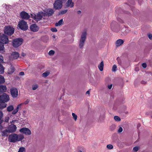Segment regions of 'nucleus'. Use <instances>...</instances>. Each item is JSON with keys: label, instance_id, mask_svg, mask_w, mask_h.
Here are the masks:
<instances>
[{"label": "nucleus", "instance_id": "obj_1", "mask_svg": "<svg viewBox=\"0 0 152 152\" xmlns=\"http://www.w3.org/2000/svg\"><path fill=\"white\" fill-rule=\"evenodd\" d=\"M14 28L11 25L6 26L4 29V34L8 36L12 35L14 33Z\"/></svg>", "mask_w": 152, "mask_h": 152}, {"label": "nucleus", "instance_id": "obj_2", "mask_svg": "<svg viewBox=\"0 0 152 152\" xmlns=\"http://www.w3.org/2000/svg\"><path fill=\"white\" fill-rule=\"evenodd\" d=\"M87 33L83 32L82 33L80 40L79 47L80 48H82L84 46L86 38Z\"/></svg>", "mask_w": 152, "mask_h": 152}, {"label": "nucleus", "instance_id": "obj_3", "mask_svg": "<svg viewBox=\"0 0 152 152\" xmlns=\"http://www.w3.org/2000/svg\"><path fill=\"white\" fill-rule=\"evenodd\" d=\"M23 41V39L22 38L14 39L12 40V45L15 48H18L22 44Z\"/></svg>", "mask_w": 152, "mask_h": 152}, {"label": "nucleus", "instance_id": "obj_4", "mask_svg": "<svg viewBox=\"0 0 152 152\" xmlns=\"http://www.w3.org/2000/svg\"><path fill=\"white\" fill-rule=\"evenodd\" d=\"M62 1L61 0H56L53 4V7L56 10L61 9L63 6Z\"/></svg>", "mask_w": 152, "mask_h": 152}, {"label": "nucleus", "instance_id": "obj_5", "mask_svg": "<svg viewBox=\"0 0 152 152\" xmlns=\"http://www.w3.org/2000/svg\"><path fill=\"white\" fill-rule=\"evenodd\" d=\"M18 26L21 30L23 31L27 30L28 28V26L26 22L24 20H21L20 21Z\"/></svg>", "mask_w": 152, "mask_h": 152}, {"label": "nucleus", "instance_id": "obj_6", "mask_svg": "<svg viewBox=\"0 0 152 152\" xmlns=\"http://www.w3.org/2000/svg\"><path fill=\"white\" fill-rule=\"evenodd\" d=\"M10 97L6 93H4L3 94L0 95V102H7L9 101Z\"/></svg>", "mask_w": 152, "mask_h": 152}, {"label": "nucleus", "instance_id": "obj_7", "mask_svg": "<svg viewBox=\"0 0 152 152\" xmlns=\"http://www.w3.org/2000/svg\"><path fill=\"white\" fill-rule=\"evenodd\" d=\"M17 134L14 133H12L10 135L8 139L10 142H15L18 140Z\"/></svg>", "mask_w": 152, "mask_h": 152}, {"label": "nucleus", "instance_id": "obj_8", "mask_svg": "<svg viewBox=\"0 0 152 152\" xmlns=\"http://www.w3.org/2000/svg\"><path fill=\"white\" fill-rule=\"evenodd\" d=\"M7 35L5 34H3L0 37V42L4 44H7L9 42V39Z\"/></svg>", "mask_w": 152, "mask_h": 152}, {"label": "nucleus", "instance_id": "obj_9", "mask_svg": "<svg viewBox=\"0 0 152 152\" xmlns=\"http://www.w3.org/2000/svg\"><path fill=\"white\" fill-rule=\"evenodd\" d=\"M18 91L15 88H12L10 89V93L13 98H16L18 96Z\"/></svg>", "mask_w": 152, "mask_h": 152}, {"label": "nucleus", "instance_id": "obj_10", "mask_svg": "<svg viewBox=\"0 0 152 152\" xmlns=\"http://www.w3.org/2000/svg\"><path fill=\"white\" fill-rule=\"evenodd\" d=\"M20 132L22 134H24L26 135H29L31 134V132L30 130L27 128H23L20 130Z\"/></svg>", "mask_w": 152, "mask_h": 152}, {"label": "nucleus", "instance_id": "obj_11", "mask_svg": "<svg viewBox=\"0 0 152 152\" xmlns=\"http://www.w3.org/2000/svg\"><path fill=\"white\" fill-rule=\"evenodd\" d=\"M7 129L10 133H12L16 131L17 127L14 124H11L8 126Z\"/></svg>", "mask_w": 152, "mask_h": 152}, {"label": "nucleus", "instance_id": "obj_12", "mask_svg": "<svg viewBox=\"0 0 152 152\" xmlns=\"http://www.w3.org/2000/svg\"><path fill=\"white\" fill-rule=\"evenodd\" d=\"M54 12V10L52 9H49L47 10L44 13L42 12L43 15L45 16H47L48 17L50 16L53 15Z\"/></svg>", "mask_w": 152, "mask_h": 152}, {"label": "nucleus", "instance_id": "obj_13", "mask_svg": "<svg viewBox=\"0 0 152 152\" xmlns=\"http://www.w3.org/2000/svg\"><path fill=\"white\" fill-rule=\"evenodd\" d=\"M74 3L72 1V0H68L65 4V8H72L74 7Z\"/></svg>", "mask_w": 152, "mask_h": 152}, {"label": "nucleus", "instance_id": "obj_14", "mask_svg": "<svg viewBox=\"0 0 152 152\" xmlns=\"http://www.w3.org/2000/svg\"><path fill=\"white\" fill-rule=\"evenodd\" d=\"M20 16L22 19H28L30 17L28 14L24 11H23L20 13Z\"/></svg>", "mask_w": 152, "mask_h": 152}, {"label": "nucleus", "instance_id": "obj_15", "mask_svg": "<svg viewBox=\"0 0 152 152\" xmlns=\"http://www.w3.org/2000/svg\"><path fill=\"white\" fill-rule=\"evenodd\" d=\"M30 29L33 32H36L38 31L39 28L36 24H33L30 26Z\"/></svg>", "mask_w": 152, "mask_h": 152}, {"label": "nucleus", "instance_id": "obj_16", "mask_svg": "<svg viewBox=\"0 0 152 152\" xmlns=\"http://www.w3.org/2000/svg\"><path fill=\"white\" fill-rule=\"evenodd\" d=\"M7 88L5 85L0 84V94L6 92Z\"/></svg>", "mask_w": 152, "mask_h": 152}, {"label": "nucleus", "instance_id": "obj_17", "mask_svg": "<svg viewBox=\"0 0 152 152\" xmlns=\"http://www.w3.org/2000/svg\"><path fill=\"white\" fill-rule=\"evenodd\" d=\"M11 56L14 59H17L19 56V54L18 52H13L11 53Z\"/></svg>", "mask_w": 152, "mask_h": 152}, {"label": "nucleus", "instance_id": "obj_18", "mask_svg": "<svg viewBox=\"0 0 152 152\" xmlns=\"http://www.w3.org/2000/svg\"><path fill=\"white\" fill-rule=\"evenodd\" d=\"M42 18V16L39 13H38L37 15H34V17H33V18L37 22L41 20Z\"/></svg>", "mask_w": 152, "mask_h": 152}, {"label": "nucleus", "instance_id": "obj_19", "mask_svg": "<svg viewBox=\"0 0 152 152\" xmlns=\"http://www.w3.org/2000/svg\"><path fill=\"white\" fill-rule=\"evenodd\" d=\"M1 136L2 137H7L10 133L7 129L1 131Z\"/></svg>", "mask_w": 152, "mask_h": 152}, {"label": "nucleus", "instance_id": "obj_20", "mask_svg": "<svg viewBox=\"0 0 152 152\" xmlns=\"http://www.w3.org/2000/svg\"><path fill=\"white\" fill-rule=\"evenodd\" d=\"M124 42V41L121 39L117 40L115 43L116 46L118 47L121 45Z\"/></svg>", "mask_w": 152, "mask_h": 152}, {"label": "nucleus", "instance_id": "obj_21", "mask_svg": "<svg viewBox=\"0 0 152 152\" xmlns=\"http://www.w3.org/2000/svg\"><path fill=\"white\" fill-rule=\"evenodd\" d=\"M15 70V69L14 67L12 66L11 65L8 69V73L9 74H11L13 73Z\"/></svg>", "mask_w": 152, "mask_h": 152}, {"label": "nucleus", "instance_id": "obj_22", "mask_svg": "<svg viewBox=\"0 0 152 152\" xmlns=\"http://www.w3.org/2000/svg\"><path fill=\"white\" fill-rule=\"evenodd\" d=\"M7 104L4 102H0V110H2L3 109L5 108Z\"/></svg>", "mask_w": 152, "mask_h": 152}, {"label": "nucleus", "instance_id": "obj_23", "mask_svg": "<svg viewBox=\"0 0 152 152\" xmlns=\"http://www.w3.org/2000/svg\"><path fill=\"white\" fill-rule=\"evenodd\" d=\"M104 66V62L103 61H102L100 64L98 65V68L99 70L102 71L103 70Z\"/></svg>", "mask_w": 152, "mask_h": 152}, {"label": "nucleus", "instance_id": "obj_24", "mask_svg": "<svg viewBox=\"0 0 152 152\" xmlns=\"http://www.w3.org/2000/svg\"><path fill=\"white\" fill-rule=\"evenodd\" d=\"M17 139L18 141H20L22 140L24 138L23 135L21 134L17 135Z\"/></svg>", "mask_w": 152, "mask_h": 152}, {"label": "nucleus", "instance_id": "obj_25", "mask_svg": "<svg viewBox=\"0 0 152 152\" xmlns=\"http://www.w3.org/2000/svg\"><path fill=\"white\" fill-rule=\"evenodd\" d=\"M14 107L12 105H10L7 107V111L9 112L12 111Z\"/></svg>", "mask_w": 152, "mask_h": 152}, {"label": "nucleus", "instance_id": "obj_26", "mask_svg": "<svg viewBox=\"0 0 152 152\" xmlns=\"http://www.w3.org/2000/svg\"><path fill=\"white\" fill-rule=\"evenodd\" d=\"M50 74V72L48 71H46L42 74V76L43 77H46L48 76Z\"/></svg>", "mask_w": 152, "mask_h": 152}, {"label": "nucleus", "instance_id": "obj_27", "mask_svg": "<svg viewBox=\"0 0 152 152\" xmlns=\"http://www.w3.org/2000/svg\"><path fill=\"white\" fill-rule=\"evenodd\" d=\"M4 68L1 64H0V74H2L4 72Z\"/></svg>", "mask_w": 152, "mask_h": 152}, {"label": "nucleus", "instance_id": "obj_28", "mask_svg": "<svg viewBox=\"0 0 152 152\" xmlns=\"http://www.w3.org/2000/svg\"><path fill=\"white\" fill-rule=\"evenodd\" d=\"M5 82V80L3 76L0 75V84L3 83Z\"/></svg>", "mask_w": 152, "mask_h": 152}, {"label": "nucleus", "instance_id": "obj_29", "mask_svg": "<svg viewBox=\"0 0 152 152\" xmlns=\"http://www.w3.org/2000/svg\"><path fill=\"white\" fill-rule=\"evenodd\" d=\"M63 23V20L61 19L60 20L58 23H56L55 25L56 26H60Z\"/></svg>", "mask_w": 152, "mask_h": 152}, {"label": "nucleus", "instance_id": "obj_30", "mask_svg": "<svg viewBox=\"0 0 152 152\" xmlns=\"http://www.w3.org/2000/svg\"><path fill=\"white\" fill-rule=\"evenodd\" d=\"M3 117V113L2 111H0V122L3 123L4 120L2 119Z\"/></svg>", "mask_w": 152, "mask_h": 152}, {"label": "nucleus", "instance_id": "obj_31", "mask_svg": "<svg viewBox=\"0 0 152 152\" xmlns=\"http://www.w3.org/2000/svg\"><path fill=\"white\" fill-rule=\"evenodd\" d=\"M26 151V149L24 147H21L19 148L18 152H25Z\"/></svg>", "mask_w": 152, "mask_h": 152}, {"label": "nucleus", "instance_id": "obj_32", "mask_svg": "<svg viewBox=\"0 0 152 152\" xmlns=\"http://www.w3.org/2000/svg\"><path fill=\"white\" fill-rule=\"evenodd\" d=\"M4 49V44L0 42V51L3 50Z\"/></svg>", "mask_w": 152, "mask_h": 152}, {"label": "nucleus", "instance_id": "obj_33", "mask_svg": "<svg viewBox=\"0 0 152 152\" xmlns=\"http://www.w3.org/2000/svg\"><path fill=\"white\" fill-rule=\"evenodd\" d=\"M114 119L117 121H121L120 118L118 116H115L114 117Z\"/></svg>", "mask_w": 152, "mask_h": 152}, {"label": "nucleus", "instance_id": "obj_34", "mask_svg": "<svg viewBox=\"0 0 152 152\" xmlns=\"http://www.w3.org/2000/svg\"><path fill=\"white\" fill-rule=\"evenodd\" d=\"M67 11V10H61L60 12L59 13L60 15H63L65 14Z\"/></svg>", "mask_w": 152, "mask_h": 152}, {"label": "nucleus", "instance_id": "obj_35", "mask_svg": "<svg viewBox=\"0 0 152 152\" xmlns=\"http://www.w3.org/2000/svg\"><path fill=\"white\" fill-rule=\"evenodd\" d=\"M117 67L116 65H113L112 69V70L113 72H115L117 70Z\"/></svg>", "mask_w": 152, "mask_h": 152}, {"label": "nucleus", "instance_id": "obj_36", "mask_svg": "<svg viewBox=\"0 0 152 152\" xmlns=\"http://www.w3.org/2000/svg\"><path fill=\"white\" fill-rule=\"evenodd\" d=\"M72 114L74 120L76 121L77 119V116L74 113H72Z\"/></svg>", "mask_w": 152, "mask_h": 152}, {"label": "nucleus", "instance_id": "obj_37", "mask_svg": "<svg viewBox=\"0 0 152 152\" xmlns=\"http://www.w3.org/2000/svg\"><path fill=\"white\" fill-rule=\"evenodd\" d=\"M55 53V51L52 50H50L49 51L48 54L50 55H53Z\"/></svg>", "mask_w": 152, "mask_h": 152}, {"label": "nucleus", "instance_id": "obj_38", "mask_svg": "<svg viewBox=\"0 0 152 152\" xmlns=\"http://www.w3.org/2000/svg\"><path fill=\"white\" fill-rule=\"evenodd\" d=\"M107 147L109 149H111L113 148V146L112 145L109 144L107 145Z\"/></svg>", "mask_w": 152, "mask_h": 152}, {"label": "nucleus", "instance_id": "obj_39", "mask_svg": "<svg viewBox=\"0 0 152 152\" xmlns=\"http://www.w3.org/2000/svg\"><path fill=\"white\" fill-rule=\"evenodd\" d=\"M139 149L137 147H135L133 148V152H136L138 151Z\"/></svg>", "mask_w": 152, "mask_h": 152}, {"label": "nucleus", "instance_id": "obj_40", "mask_svg": "<svg viewBox=\"0 0 152 152\" xmlns=\"http://www.w3.org/2000/svg\"><path fill=\"white\" fill-rule=\"evenodd\" d=\"M9 117H6L4 119V122H8V121H9Z\"/></svg>", "mask_w": 152, "mask_h": 152}, {"label": "nucleus", "instance_id": "obj_41", "mask_svg": "<svg viewBox=\"0 0 152 152\" xmlns=\"http://www.w3.org/2000/svg\"><path fill=\"white\" fill-rule=\"evenodd\" d=\"M18 111V110L16 108L15 110H13L12 112V114L13 115H14Z\"/></svg>", "mask_w": 152, "mask_h": 152}, {"label": "nucleus", "instance_id": "obj_42", "mask_svg": "<svg viewBox=\"0 0 152 152\" xmlns=\"http://www.w3.org/2000/svg\"><path fill=\"white\" fill-rule=\"evenodd\" d=\"M51 30L53 32H56L57 31V29L55 28H51Z\"/></svg>", "mask_w": 152, "mask_h": 152}, {"label": "nucleus", "instance_id": "obj_43", "mask_svg": "<svg viewBox=\"0 0 152 152\" xmlns=\"http://www.w3.org/2000/svg\"><path fill=\"white\" fill-rule=\"evenodd\" d=\"M105 113H103L102 115H100L99 117L100 119H102V120H103L104 118V117Z\"/></svg>", "mask_w": 152, "mask_h": 152}, {"label": "nucleus", "instance_id": "obj_44", "mask_svg": "<svg viewBox=\"0 0 152 152\" xmlns=\"http://www.w3.org/2000/svg\"><path fill=\"white\" fill-rule=\"evenodd\" d=\"M38 88V86L37 85H34L32 86V89L33 90H35L36 89Z\"/></svg>", "mask_w": 152, "mask_h": 152}, {"label": "nucleus", "instance_id": "obj_45", "mask_svg": "<svg viewBox=\"0 0 152 152\" xmlns=\"http://www.w3.org/2000/svg\"><path fill=\"white\" fill-rule=\"evenodd\" d=\"M117 60L118 61V64L120 65H121V62L120 58H117Z\"/></svg>", "mask_w": 152, "mask_h": 152}, {"label": "nucleus", "instance_id": "obj_46", "mask_svg": "<svg viewBox=\"0 0 152 152\" xmlns=\"http://www.w3.org/2000/svg\"><path fill=\"white\" fill-rule=\"evenodd\" d=\"M123 131V128L122 127H120L118 130V133H121Z\"/></svg>", "mask_w": 152, "mask_h": 152}, {"label": "nucleus", "instance_id": "obj_47", "mask_svg": "<svg viewBox=\"0 0 152 152\" xmlns=\"http://www.w3.org/2000/svg\"><path fill=\"white\" fill-rule=\"evenodd\" d=\"M29 100L28 99H27L26 101H25L23 103H22L23 104H27L29 102Z\"/></svg>", "mask_w": 152, "mask_h": 152}, {"label": "nucleus", "instance_id": "obj_48", "mask_svg": "<svg viewBox=\"0 0 152 152\" xmlns=\"http://www.w3.org/2000/svg\"><path fill=\"white\" fill-rule=\"evenodd\" d=\"M23 104L22 103H21V104H19L17 106V107H16V108L17 109H18V110H19V108H20L21 107V105Z\"/></svg>", "mask_w": 152, "mask_h": 152}, {"label": "nucleus", "instance_id": "obj_49", "mask_svg": "<svg viewBox=\"0 0 152 152\" xmlns=\"http://www.w3.org/2000/svg\"><path fill=\"white\" fill-rule=\"evenodd\" d=\"M148 37L150 39H152V34H148Z\"/></svg>", "mask_w": 152, "mask_h": 152}, {"label": "nucleus", "instance_id": "obj_50", "mask_svg": "<svg viewBox=\"0 0 152 152\" xmlns=\"http://www.w3.org/2000/svg\"><path fill=\"white\" fill-rule=\"evenodd\" d=\"M142 66L144 68H145L147 67V64L146 63H144L142 64Z\"/></svg>", "mask_w": 152, "mask_h": 152}, {"label": "nucleus", "instance_id": "obj_51", "mask_svg": "<svg viewBox=\"0 0 152 152\" xmlns=\"http://www.w3.org/2000/svg\"><path fill=\"white\" fill-rule=\"evenodd\" d=\"M2 123L0 122V130H1L3 128V126L2 124Z\"/></svg>", "mask_w": 152, "mask_h": 152}, {"label": "nucleus", "instance_id": "obj_52", "mask_svg": "<svg viewBox=\"0 0 152 152\" xmlns=\"http://www.w3.org/2000/svg\"><path fill=\"white\" fill-rule=\"evenodd\" d=\"M117 20L118 21H119L121 23H122L123 22L122 20L120 18H118Z\"/></svg>", "mask_w": 152, "mask_h": 152}, {"label": "nucleus", "instance_id": "obj_53", "mask_svg": "<svg viewBox=\"0 0 152 152\" xmlns=\"http://www.w3.org/2000/svg\"><path fill=\"white\" fill-rule=\"evenodd\" d=\"M112 84H110V85H108V88L110 89H111L112 88Z\"/></svg>", "mask_w": 152, "mask_h": 152}, {"label": "nucleus", "instance_id": "obj_54", "mask_svg": "<svg viewBox=\"0 0 152 152\" xmlns=\"http://www.w3.org/2000/svg\"><path fill=\"white\" fill-rule=\"evenodd\" d=\"M19 75L21 76L24 75V73L23 72H20Z\"/></svg>", "mask_w": 152, "mask_h": 152}, {"label": "nucleus", "instance_id": "obj_55", "mask_svg": "<svg viewBox=\"0 0 152 152\" xmlns=\"http://www.w3.org/2000/svg\"><path fill=\"white\" fill-rule=\"evenodd\" d=\"M26 55V54L24 53L23 52L21 53V56L23 57H24Z\"/></svg>", "mask_w": 152, "mask_h": 152}, {"label": "nucleus", "instance_id": "obj_56", "mask_svg": "<svg viewBox=\"0 0 152 152\" xmlns=\"http://www.w3.org/2000/svg\"><path fill=\"white\" fill-rule=\"evenodd\" d=\"M77 14H80L81 13V11H80V10H78L77 11Z\"/></svg>", "mask_w": 152, "mask_h": 152}, {"label": "nucleus", "instance_id": "obj_57", "mask_svg": "<svg viewBox=\"0 0 152 152\" xmlns=\"http://www.w3.org/2000/svg\"><path fill=\"white\" fill-rule=\"evenodd\" d=\"M3 62V60L1 58H0V64H1Z\"/></svg>", "mask_w": 152, "mask_h": 152}, {"label": "nucleus", "instance_id": "obj_58", "mask_svg": "<svg viewBox=\"0 0 152 152\" xmlns=\"http://www.w3.org/2000/svg\"><path fill=\"white\" fill-rule=\"evenodd\" d=\"M89 93H90V91H87V92H86V94H89Z\"/></svg>", "mask_w": 152, "mask_h": 152}, {"label": "nucleus", "instance_id": "obj_59", "mask_svg": "<svg viewBox=\"0 0 152 152\" xmlns=\"http://www.w3.org/2000/svg\"><path fill=\"white\" fill-rule=\"evenodd\" d=\"M141 83L142 84H145L146 83V82H145V81H142L141 82Z\"/></svg>", "mask_w": 152, "mask_h": 152}, {"label": "nucleus", "instance_id": "obj_60", "mask_svg": "<svg viewBox=\"0 0 152 152\" xmlns=\"http://www.w3.org/2000/svg\"><path fill=\"white\" fill-rule=\"evenodd\" d=\"M140 126V124H137V127H139Z\"/></svg>", "mask_w": 152, "mask_h": 152}, {"label": "nucleus", "instance_id": "obj_61", "mask_svg": "<svg viewBox=\"0 0 152 152\" xmlns=\"http://www.w3.org/2000/svg\"><path fill=\"white\" fill-rule=\"evenodd\" d=\"M61 0V1H62V2H65L66 1V0Z\"/></svg>", "mask_w": 152, "mask_h": 152}, {"label": "nucleus", "instance_id": "obj_62", "mask_svg": "<svg viewBox=\"0 0 152 152\" xmlns=\"http://www.w3.org/2000/svg\"><path fill=\"white\" fill-rule=\"evenodd\" d=\"M6 5V4H3L2 5V6L3 7H4Z\"/></svg>", "mask_w": 152, "mask_h": 152}, {"label": "nucleus", "instance_id": "obj_63", "mask_svg": "<svg viewBox=\"0 0 152 152\" xmlns=\"http://www.w3.org/2000/svg\"><path fill=\"white\" fill-rule=\"evenodd\" d=\"M31 16H32V18H33V17H34V15H32Z\"/></svg>", "mask_w": 152, "mask_h": 152}, {"label": "nucleus", "instance_id": "obj_64", "mask_svg": "<svg viewBox=\"0 0 152 152\" xmlns=\"http://www.w3.org/2000/svg\"><path fill=\"white\" fill-rule=\"evenodd\" d=\"M78 152H82L80 150V151H79Z\"/></svg>", "mask_w": 152, "mask_h": 152}]
</instances>
